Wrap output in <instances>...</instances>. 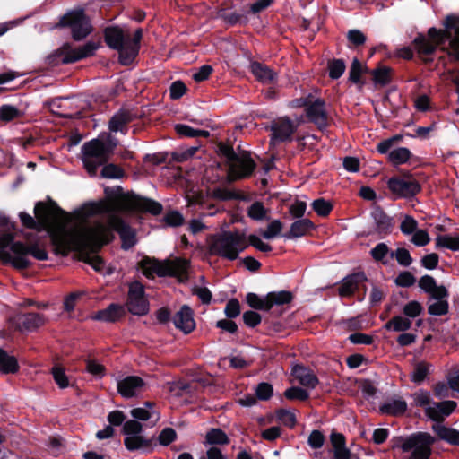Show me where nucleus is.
Returning a JSON list of instances; mask_svg holds the SVG:
<instances>
[{
	"instance_id": "obj_60",
	"label": "nucleus",
	"mask_w": 459,
	"mask_h": 459,
	"mask_svg": "<svg viewBox=\"0 0 459 459\" xmlns=\"http://www.w3.org/2000/svg\"><path fill=\"white\" fill-rule=\"evenodd\" d=\"M391 255L394 256L398 264L403 266H409L412 263L411 255L405 248H397L395 253H392Z\"/></svg>"
},
{
	"instance_id": "obj_53",
	"label": "nucleus",
	"mask_w": 459,
	"mask_h": 459,
	"mask_svg": "<svg viewBox=\"0 0 459 459\" xmlns=\"http://www.w3.org/2000/svg\"><path fill=\"white\" fill-rule=\"evenodd\" d=\"M256 398L262 401L269 400L273 393L272 385L269 383H260L255 389Z\"/></svg>"
},
{
	"instance_id": "obj_64",
	"label": "nucleus",
	"mask_w": 459,
	"mask_h": 459,
	"mask_svg": "<svg viewBox=\"0 0 459 459\" xmlns=\"http://www.w3.org/2000/svg\"><path fill=\"white\" fill-rule=\"evenodd\" d=\"M416 281L415 277L410 272H402L395 279V283L401 287L412 286Z\"/></svg>"
},
{
	"instance_id": "obj_63",
	"label": "nucleus",
	"mask_w": 459,
	"mask_h": 459,
	"mask_svg": "<svg viewBox=\"0 0 459 459\" xmlns=\"http://www.w3.org/2000/svg\"><path fill=\"white\" fill-rule=\"evenodd\" d=\"M417 226L418 223L416 220H414L411 216L406 215L401 223L400 229L403 234L409 235L416 230Z\"/></svg>"
},
{
	"instance_id": "obj_55",
	"label": "nucleus",
	"mask_w": 459,
	"mask_h": 459,
	"mask_svg": "<svg viewBox=\"0 0 459 459\" xmlns=\"http://www.w3.org/2000/svg\"><path fill=\"white\" fill-rule=\"evenodd\" d=\"M52 375L55 379V382L60 388H65L69 385L68 377L65 375V370L62 367H54L52 368Z\"/></svg>"
},
{
	"instance_id": "obj_29",
	"label": "nucleus",
	"mask_w": 459,
	"mask_h": 459,
	"mask_svg": "<svg viewBox=\"0 0 459 459\" xmlns=\"http://www.w3.org/2000/svg\"><path fill=\"white\" fill-rule=\"evenodd\" d=\"M314 228L309 219H300L294 221L290 230L284 235L286 238H297L307 235Z\"/></svg>"
},
{
	"instance_id": "obj_43",
	"label": "nucleus",
	"mask_w": 459,
	"mask_h": 459,
	"mask_svg": "<svg viewBox=\"0 0 459 459\" xmlns=\"http://www.w3.org/2000/svg\"><path fill=\"white\" fill-rule=\"evenodd\" d=\"M411 397L413 400V405L423 408L424 411H426L427 408L430 407L433 403L431 401L430 393L422 389L413 393Z\"/></svg>"
},
{
	"instance_id": "obj_56",
	"label": "nucleus",
	"mask_w": 459,
	"mask_h": 459,
	"mask_svg": "<svg viewBox=\"0 0 459 459\" xmlns=\"http://www.w3.org/2000/svg\"><path fill=\"white\" fill-rule=\"evenodd\" d=\"M123 175L122 169L111 163L105 165L101 170V176L106 178H120Z\"/></svg>"
},
{
	"instance_id": "obj_38",
	"label": "nucleus",
	"mask_w": 459,
	"mask_h": 459,
	"mask_svg": "<svg viewBox=\"0 0 459 459\" xmlns=\"http://www.w3.org/2000/svg\"><path fill=\"white\" fill-rule=\"evenodd\" d=\"M436 247H445L452 251L459 250V236L441 235L436 238Z\"/></svg>"
},
{
	"instance_id": "obj_18",
	"label": "nucleus",
	"mask_w": 459,
	"mask_h": 459,
	"mask_svg": "<svg viewBox=\"0 0 459 459\" xmlns=\"http://www.w3.org/2000/svg\"><path fill=\"white\" fill-rule=\"evenodd\" d=\"M456 406V403L450 400L439 403L434 402L430 407L427 408L425 415L432 421L440 423L455 410Z\"/></svg>"
},
{
	"instance_id": "obj_62",
	"label": "nucleus",
	"mask_w": 459,
	"mask_h": 459,
	"mask_svg": "<svg viewBox=\"0 0 459 459\" xmlns=\"http://www.w3.org/2000/svg\"><path fill=\"white\" fill-rule=\"evenodd\" d=\"M169 392L173 396H184L189 392V385L182 381L174 382L169 386Z\"/></svg>"
},
{
	"instance_id": "obj_1",
	"label": "nucleus",
	"mask_w": 459,
	"mask_h": 459,
	"mask_svg": "<svg viewBox=\"0 0 459 459\" xmlns=\"http://www.w3.org/2000/svg\"><path fill=\"white\" fill-rule=\"evenodd\" d=\"M34 213L39 231H48L56 252L62 255L87 247L96 250L108 240V230L101 223L89 225L83 206L70 215L39 202Z\"/></svg>"
},
{
	"instance_id": "obj_6",
	"label": "nucleus",
	"mask_w": 459,
	"mask_h": 459,
	"mask_svg": "<svg viewBox=\"0 0 459 459\" xmlns=\"http://www.w3.org/2000/svg\"><path fill=\"white\" fill-rule=\"evenodd\" d=\"M139 266L142 273L148 278H154L155 275L160 277L174 276L184 281L186 279L188 261L183 258L164 261L144 258L140 262Z\"/></svg>"
},
{
	"instance_id": "obj_31",
	"label": "nucleus",
	"mask_w": 459,
	"mask_h": 459,
	"mask_svg": "<svg viewBox=\"0 0 459 459\" xmlns=\"http://www.w3.org/2000/svg\"><path fill=\"white\" fill-rule=\"evenodd\" d=\"M331 442L334 448V459H350L351 453L345 447V438L341 432H333Z\"/></svg>"
},
{
	"instance_id": "obj_44",
	"label": "nucleus",
	"mask_w": 459,
	"mask_h": 459,
	"mask_svg": "<svg viewBox=\"0 0 459 459\" xmlns=\"http://www.w3.org/2000/svg\"><path fill=\"white\" fill-rule=\"evenodd\" d=\"M23 113L14 106L3 105L0 107V119L4 122L12 121L15 118L22 117Z\"/></svg>"
},
{
	"instance_id": "obj_14",
	"label": "nucleus",
	"mask_w": 459,
	"mask_h": 459,
	"mask_svg": "<svg viewBox=\"0 0 459 459\" xmlns=\"http://www.w3.org/2000/svg\"><path fill=\"white\" fill-rule=\"evenodd\" d=\"M146 408H134L131 411V416L134 420H130L125 422L123 430H141L143 425L139 420H152L157 421L160 419V413L152 410L151 403H145Z\"/></svg>"
},
{
	"instance_id": "obj_61",
	"label": "nucleus",
	"mask_w": 459,
	"mask_h": 459,
	"mask_svg": "<svg viewBox=\"0 0 459 459\" xmlns=\"http://www.w3.org/2000/svg\"><path fill=\"white\" fill-rule=\"evenodd\" d=\"M225 315L229 318H235L240 314V305L237 299H231L228 301L225 309Z\"/></svg>"
},
{
	"instance_id": "obj_24",
	"label": "nucleus",
	"mask_w": 459,
	"mask_h": 459,
	"mask_svg": "<svg viewBox=\"0 0 459 459\" xmlns=\"http://www.w3.org/2000/svg\"><path fill=\"white\" fill-rule=\"evenodd\" d=\"M407 410V403L401 397L389 398L379 407L382 414L391 416L403 415Z\"/></svg>"
},
{
	"instance_id": "obj_23",
	"label": "nucleus",
	"mask_w": 459,
	"mask_h": 459,
	"mask_svg": "<svg viewBox=\"0 0 459 459\" xmlns=\"http://www.w3.org/2000/svg\"><path fill=\"white\" fill-rule=\"evenodd\" d=\"M371 216L374 221L375 231L378 235L384 237L391 232L393 228L392 219L382 209L375 208L371 212Z\"/></svg>"
},
{
	"instance_id": "obj_42",
	"label": "nucleus",
	"mask_w": 459,
	"mask_h": 459,
	"mask_svg": "<svg viewBox=\"0 0 459 459\" xmlns=\"http://www.w3.org/2000/svg\"><path fill=\"white\" fill-rule=\"evenodd\" d=\"M175 130L180 136L186 137H208L210 135L208 131L194 129L187 125L182 124L176 125Z\"/></svg>"
},
{
	"instance_id": "obj_13",
	"label": "nucleus",
	"mask_w": 459,
	"mask_h": 459,
	"mask_svg": "<svg viewBox=\"0 0 459 459\" xmlns=\"http://www.w3.org/2000/svg\"><path fill=\"white\" fill-rule=\"evenodd\" d=\"M255 164L247 152L238 154L230 163L229 177L231 180L248 177L255 169Z\"/></svg>"
},
{
	"instance_id": "obj_58",
	"label": "nucleus",
	"mask_w": 459,
	"mask_h": 459,
	"mask_svg": "<svg viewBox=\"0 0 459 459\" xmlns=\"http://www.w3.org/2000/svg\"><path fill=\"white\" fill-rule=\"evenodd\" d=\"M221 16L223 18V20L230 23V24H237V23H243L246 22L247 17L245 14L237 13L235 12L230 11H223L221 13Z\"/></svg>"
},
{
	"instance_id": "obj_11",
	"label": "nucleus",
	"mask_w": 459,
	"mask_h": 459,
	"mask_svg": "<svg viewBox=\"0 0 459 459\" xmlns=\"http://www.w3.org/2000/svg\"><path fill=\"white\" fill-rule=\"evenodd\" d=\"M129 312L137 316H143L149 312V302L144 295V288L139 281L129 284L126 302Z\"/></svg>"
},
{
	"instance_id": "obj_41",
	"label": "nucleus",
	"mask_w": 459,
	"mask_h": 459,
	"mask_svg": "<svg viewBox=\"0 0 459 459\" xmlns=\"http://www.w3.org/2000/svg\"><path fill=\"white\" fill-rule=\"evenodd\" d=\"M411 326V322L409 319L403 317L401 316H397L393 317L390 321H388L385 324V327L387 330H393L395 332H403V331L410 329Z\"/></svg>"
},
{
	"instance_id": "obj_26",
	"label": "nucleus",
	"mask_w": 459,
	"mask_h": 459,
	"mask_svg": "<svg viewBox=\"0 0 459 459\" xmlns=\"http://www.w3.org/2000/svg\"><path fill=\"white\" fill-rule=\"evenodd\" d=\"M250 71L259 82L264 84L273 82L277 77L275 71L258 62H253L250 65Z\"/></svg>"
},
{
	"instance_id": "obj_46",
	"label": "nucleus",
	"mask_w": 459,
	"mask_h": 459,
	"mask_svg": "<svg viewBox=\"0 0 459 459\" xmlns=\"http://www.w3.org/2000/svg\"><path fill=\"white\" fill-rule=\"evenodd\" d=\"M358 287L357 277L352 275L346 277L339 288V294L342 297L350 296Z\"/></svg>"
},
{
	"instance_id": "obj_20",
	"label": "nucleus",
	"mask_w": 459,
	"mask_h": 459,
	"mask_svg": "<svg viewBox=\"0 0 459 459\" xmlns=\"http://www.w3.org/2000/svg\"><path fill=\"white\" fill-rule=\"evenodd\" d=\"M173 322L175 326L185 333H191L195 327L193 311L186 305L175 314Z\"/></svg>"
},
{
	"instance_id": "obj_9",
	"label": "nucleus",
	"mask_w": 459,
	"mask_h": 459,
	"mask_svg": "<svg viewBox=\"0 0 459 459\" xmlns=\"http://www.w3.org/2000/svg\"><path fill=\"white\" fill-rule=\"evenodd\" d=\"M446 31L430 28L429 30L427 39L438 46L443 42L445 38H451L448 55L455 59L459 60V17L447 16L446 20Z\"/></svg>"
},
{
	"instance_id": "obj_54",
	"label": "nucleus",
	"mask_w": 459,
	"mask_h": 459,
	"mask_svg": "<svg viewBox=\"0 0 459 459\" xmlns=\"http://www.w3.org/2000/svg\"><path fill=\"white\" fill-rule=\"evenodd\" d=\"M389 247L385 243L377 244L373 249H371L370 254L374 260L381 261L384 264H387V261L384 259L389 253Z\"/></svg>"
},
{
	"instance_id": "obj_33",
	"label": "nucleus",
	"mask_w": 459,
	"mask_h": 459,
	"mask_svg": "<svg viewBox=\"0 0 459 459\" xmlns=\"http://www.w3.org/2000/svg\"><path fill=\"white\" fill-rule=\"evenodd\" d=\"M449 308L446 298L430 297L429 299L428 312L432 316H444Z\"/></svg>"
},
{
	"instance_id": "obj_34",
	"label": "nucleus",
	"mask_w": 459,
	"mask_h": 459,
	"mask_svg": "<svg viewBox=\"0 0 459 459\" xmlns=\"http://www.w3.org/2000/svg\"><path fill=\"white\" fill-rule=\"evenodd\" d=\"M431 364L426 361L416 362L411 373V380L415 384H421L430 372Z\"/></svg>"
},
{
	"instance_id": "obj_35",
	"label": "nucleus",
	"mask_w": 459,
	"mask_h": 459,
	"mask_svg": "<svg viewBox=\"0 0 459 459\" xmlns=\"http://www.w3.org/2000/svg\"><path fill=\"white\" fill-rule=\"evenodd\" d=\"M268 310L273 306L288 304L292 300V294L290 291L269 292L267 295Z\"/></svg>"
},
{
	"instance_id": "obj_37",
	"label": "nucleus",
	"mask_w": 459,
	"mask_h": 459,
	"mask_svg": "<svg viewBox=\"0 0 459 459\" xmlns=\"http://www.w3.org/2000/svg\"><path fill=\"white\" fill-rule=\"evenodd\" d=\"M411 156L410 150L406 147H399L388 152V160L394 165L406 163Z\"/></svg>"
},
{
	"instance_id": "obj_3",
	"label": "nucleus",
	"mask_w": 459,
	"mask_h": 459,
	"mask_svg": "<svg viewBox=\"0 0 459 459\" xmlns=\"http://www.w3.org/2000/svg\"><path fill=\"white\" fill-rule=\"evenodd\" d=\"M12 234H4L0 237V260L12 264L18 270L27 269L31 262L29 255L39 261L48 259L47 251L38 244L27 246L21 241H14Z\"/></svg>"
},
{
	"instance_id": "obj_7",
	"label": "nucleus",
	"mask_w": 459,
	"mask_h": 459,
	"mask_svg": "<svg viewBox=\"0 0 459 459\" xmlns=\"http://www.w3.org/2000/svg\"><path fill=\"white\" fill-rule=\"evenodd\" d=\"M116 143L107 146L99 138L84 143L82 146V161L90 176H95L98 169L110 158Z\"/></svg>"
},
{
	"instance_id": "obj_22",
	"label": "nucleus",
	"mask_w": 459,
	"mask_h": 459,
	"mask_svg": "<svg viewBox=\"0 0 459 459\" xmlns=\"http://www.w3.org/2000/svg\"><path fill=\"white\" fill-rule=\"evenodd\" d=\"M292 376L307 389H314L318 384V378L314 372L301 365H295L292 368Z\"/></svg>"
},
{
	"instance_id": "obj_59",
	"label": "nucleus",
	"mask_w": 459,
	"mask_h": 459,
	"mask_svg": "<svg viewBox=\"0 0 459 459\" xmlns=\"http://www.w3.org/2000/svg\"><path fill=\"white\" fill-rule=\"evenodd\" d=\"M347 39L349 42L355 47L363 45L367 40V37L359 30H349L347 33Z\"/></svg>"
},
{
	"instance_id": "obj_10",
	"label": "nucleus",
	"mask_w": 459,
	"mask_h": 459,
	"mask_svg": "<svg viewBox=\"0 0 459 459\" xmlns=\"http://www.w3.org/2000/svg\"><path fill=\"white\" fill-rule=\"evenodd\" d=\"M57 26L70 29L72 37L75 40H81L91 31V25L84 11L81 8L68 11L65 13Z\"/></svg>"
},
{
	"instance_id": "obj_30",
	"label": "nucleus",
	"mask_w": 459,
	"mask_h": 459,
	"mask_svg": "<svg viewBox=\"0 0 459 459\" xmlns=\"http://www.w3.org/2000/svg\"><path fill=\"white\" fill-rule=\"evenodd\" d=\"M269 422H277L284 428L293 429L296 426L297 419L294 411L281 409L268 420Z\"/></svg>"
},
{
	"instance_id": "obj_4",
	"label": "nucleus",
	"mask_w": 459,
	"mask_h": 459,
	"mask_svg": "<svg viewBox=\"0 0 459 459\" xmlns=\"http://www.w3.org/2000/svg\"><path fill=\"white\" fill-rule=\"evenodd\" d=\"M104 36L107 45L118 51L119 62L122 65H130L134 60L140 50L142 29L131 32L126 27H108Z\"/></svg>"
},
{
	"instance_id": "obj_32",
	"label": "nucleus",
	"mask_w": 459,
	"mask_h": 459,
	"mask_svg": "<svg viewBox=\"0 0 459 459\" xmlns=\"http://www.w3.org/2000/svg\"><path fill=\"white\" fill-rule=\"evenodd\" d=\"M130 115L126 112H118L115 114L108 123V128L111 132H121L126 134L127 124L130 122Z\"/></svg>"
},
{
	"instance_id": "obj_28",
	"label": "nucleus",
	"mask_w": 459,
	"mask_h": 459,
	"mask_svg": "<svg viewBox=\"0 0 459 459\" xmlns=\"http://www.w3.org/2000/svg\"><path fill=\"white\" fill-rule=\"evenodd\" d=\"M46 322V317L38 313L24 314L19 319L20 327L25 331H34L44 325Z\"/></svg>"
},
{
	"instance_id": "obj_27",
	"label": "nucleus",
	"mask_w": 459,
	"mask_h": 459,
	"mask_svg": "<svg viewBox=\"0 0 459 459\" xmlns=\"http://www.w3.org/2000/svg\"><path fill=\"white\" fill-rule=\"evenodd\" d=\"M125 314L123 306L119 304H110L107 308L98 311L93 318L105 322H115Z\"/></svg>"
},
{
	"instance_id": "obj_12",
	"label": "nucleus",
	"mask_w": 459,
	"mask_h": 459,
	"mask_svg": "<svg viewBox=\"0 0 459 459\" xmlns=\"http://www.w3.org/2000/svg\"><path fill=\"white\" fill-rule=\"evenodd\" d=\"M98 48L99 45L92 41H89L83 46L75 48L65 46L60 49L59 56L63 64L74 63L93 56Z\"/></svg>"
},
{
	"instance_id": "obj_15",
	"label": "nucleus",
	"mask_w": 459,
	"mask_h": 459,
	"mask_svg": "<svg viewBox=\"0 0 459 459\" xmlns=\"http://www.w3.org/2000/svg\"><path fill=\"white\" fill-rule=\"evenodd\" d=\"M390 191L398 197H411L420 191V186L415 179L392 178L387 182Z\"/></svg>"
},
{
	"instance_id": "obj_19",
	"label": "nucleus",
	"mask_w": 459,
	"mask_h": 459,
	"mask_svg": "<svg viewBox=\"0 0 459 459\" xmlns=\"http://www.w3.org/2000/svg\"><path fill=\"white\" fill-rule=\"evenodd\" d=\"M272 141L288 140L295 131V126L289 118H280L271 125Z\"/></svg>"
},
{
	"instance_id": "obj_45",
	"label": "nucleus",
	"mask_w": 459,
	"mask_h": 459,
	"mask_svg": "<svg viewBox=\"0 0 459 459\" xmlns=\"http://www.w3.org/2000/svg\"><path fill=\"white\" fill-rule=\"evenodd\" d=\"M246 300L252 308L268 310L267 296L260 297L255 293H247Z\"/></svg>"
},
{
	"instance_id": "obj_47",
	"label": "nucleus",
	"mask_w": 459,
	"mask_h": 459,
	"mask_svg": "<svg viewBox=\"0 0 459 459\" xmlns=\"http://www.w3.org/2000/svg\"><path fill=\"white\" fill-rule=\"evenodd\" d=\"M415 44L418 51L425 55H429L433 53L435 49L437 48V45H436L434 42H432L430 39H428L424 36L418 37L415 39Z\"/></svg>"
},
{
	"instance_id": "obj_39",
	"label": "nucleus",
	"mask_w": 459,
	"mask_h": 459,
	"mask_svg": "<svg viewBox=\"0 0 459 459\" xmlns=\"http://www.w3.org/2000/svg\"><path fill=\"white\" fill-rule=\"evenodd\" d=\"M269 210L264 207L263 203L255 202L247 209V213L254 221H263L267 219Z\"/></svg>"
},
{
	"instance_id": "obj_57",
	"label": "nucleus",
	"mask_w": 459,
	"mask_h": 459,
	"mask_svg": "<svg viewBox=\"0 0 459 459\" xmlns=\"http://www.w3.org/2000/svg\"><path fill=\"white\" fill-rule=\"evenodd\" d=\"M363 71L364 66L362 64L357 58L353 59L349 73L350 80L354 83H359Z\"/></svg>"
},
{
	"instance_id": "obj_48",
	"label": "nucleus",
	"mask_w": 459,
	"mask_h": 459,
	"mask_svg": "<svg viewBox=\"0 0 459 459\" xmlns=\"http://www.w3.org/2000/svg\"><path fill=\"white\" fill-rule=\"evenodd\" d=\"M282 222L280 220H274L268 224L267 229L265 230L261 231V235L265 239H272L280 235V233L282 230Z\"/></svg>"
},
{
	"instance_id": "obj_49",
	"label": "nucleus",
	"mask_w": 459,
	"mask_h": 459,
	"mask_svg": "<svg viewBox=\"0 0 459 459\" xmlns=\"http://www.w3.org/2000/svg\"><path fill=\"white\" fill-rule=\"evenodd\" d=\"M345 68L343 60L333 59L328 63L329 76L332 79H338L343 74Z\"/></svg>"
},
{
	"instance_id": "obj_51",
	"label": "nucleus",
	"mask_w": 459,
	"mask_h": 459,
	"mask_svg": "<svg viewBox=\"0 0 459 459\" xmlns=\"http://www.w3.org/2000/svg\"><path fill=\"white\" fill-rule=\"evenodd\" d=\"M312 207L319 216L323 217L327 216L333 209L332 204L323 198L315 200L312 203Z\"/></svg>"
},
{
	"instance_id": "obj_36",
	"label": "nucleus",
	"mask_w": 459,
	"mask_h": 459,
	"mask_svg": "<svg viewBox=\"0 0 459 459\" xmlns=\"http://www.w3.org/2000/svg\"><path fill=\"white\" fill-rule=\"evenodd\" d=\"M18 368L19 366L15 358L0 349V372L4 374L15 373Z\"/></svg>"
},
{
	"instance_id": "obj_16",
	"label": "nucleus",
	"mask_w": 459,
	"mask_h": 459,
	"mask_svg": "<svg viewBox=\"0 0 459 459\" xmlns=\"http://www.w3.org/2000/svg\"><path fill=\"white\" fill-rule=\"evenodd\" d=\"M306 108L307 118L315 123L318 127H325L328 124V114L325 109V102L321 99L312 97Z\"/></svg>"
},
{
	"instance_id": "obj_8",
	"label": "nucleus",
	"mask_w": 459,
	"mask_h": 459,
	"mask_svg": "<svg viewBox=\"0 0 459 459\" xmlns=\"http://www.w3.org/2000/svg\"><path fill=\"white\" fill-rule=\"evenodd\" d=\"M434 438L427 432L412 434L406 439H398L394 448H400L410 455V459H429Z\"/></svg>"
},
{
	"instance_id": "obj_2",
	"label": "nucleus",
	"mask_w": 459,
	"mask_h": 459,
	"mask_svg": "<svg viewBox=\"0 0 459 459\" xmlns=\"http://www.w3.org/2000/svg\"><path fill=\"white\" fill-rule=\"evenodd\" d=\"M126 211H142L148 212L152 214H160L162 211V206L160 203L153 200L136 195L133 193H123L117 191L112 194H108L104 199L98 202L89 203L83 205V213L91 217L98 214L107 215V224L100 221L108 232L107 242L101 244L96 250L90 247L82 249V259L91 264L94 270L101 271L103 268L102 259L95 255L99 249L110 240V230L118 232L122 239V247L129 249L136 243V237L134 230L129 227L123 219L117 214L119 212ZM95 221L92 225L98 223Z\"/></svg>"
},
{
	"instance_id": "obj_52",
	"label": "nucleus",
	"mask_w": 459,
	"mask_h": 459,
	"mask_svg": "<svg viewBox=\"0 0 459 459\" xmlns=\"http://www.w3.org/2000/svg\"><path fill=\"white\" fill-rule=\"evenodd\" d=\"M284 395L289 400L299 401H305L309 397V394L307 390L297 386L286 389L284 392Z\"/></svg>"
},
{
	"instance_id": "obj_17",
	"label": "nucleus",
	"mask_w": 459,
	"mask_h": 459,
	"mask_svg": "<svg viewBox=\"0 0 459 459\" xmlns=\"http://www.w3.org/2000/svg\"><path fill=\"white\" fill-rule=\"evenodd\" d=\"M145 389V382L137 376H129L117 382V391L125 398L140 394Z\"/></svg>"
},
{
	"instance_id": "obj_50",
	"label": "nucleus",
	"mask_w": 459,
	"mask_h": 459,
	"mask_svg": "<svg viewBox=\"0 0 459 459\" xmlns=\"http://www.w3.org/2000/svg\"><path fill=\"white\" fill-rule=\"evenodd\" d=\"M230 439L225 432H207L204 445H227Z\"/></svg>"
},
{
	"instance_id": "obj_40",
	"label": "nucleus",
	"mask_w": 459,
	"mask_h": 459,
	"mask_svg": "<svg viewBox=\"0 0 459 459\" xmlns=\"http://www.w3.org/2000/svg\"><path fill=\"white\" fill-rule=\"evenodd\" d=\"M371 74L375 84L377 86H385L391 81V69L385 66L374 69Z\"/></svg>"
},
{
	"instance_id": "obj_5",
	"label": "nucleus",
	"mask_w": 459,
	"mask_h": 459,
	"mask_svg": "<svg viewBox=\"0 0 459 459\" xmlns=\"http://www.w3.org/2000/svg\"><path fill=\"white\" fill-rule=\"evenodd\" d=\"M207 245L211 255H219L231 261L237 259L239 253L248 246L245 235L237 231H227L213 235L209 238Z\"/></svg>"
},
{
	"instance_id": "obj_25",
	"label": "nucleus",
	"mask_w": 459,
	"mask_h": 459,
	"mask_svg": "<svg viewBox=\"0 0 459 459\" xmlns=\"http://www.w3.org/2000/svg\"><path fill=\"white\" fill-rule=\"evenodd\" d=\"M419 286L425 292L430 294V297L447 298L448 291L444 286H437L432 276L424 275L419 281Z\"/></svg>"
},
{
	"instance_id": "obj_21",
	"label": "nucleus",
	"mask_w": 459,
	"mask_h": 459,
	"mask_svg": "<svg viewBox=\"0 0 459 459\" xmlns=\"http://www.w3.org/2000/svg\"><path fill=\"white\" fill-rule=\"evenodd\" d=\"M125 446L128 450L150 448L157 444L156 438L146 437L143 432H126Z\"/></svg>"
}]
</instances>
